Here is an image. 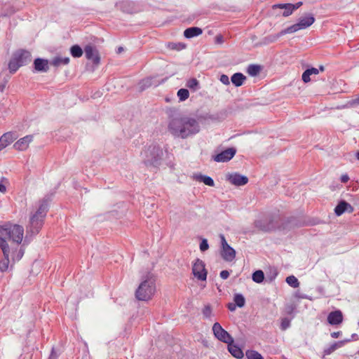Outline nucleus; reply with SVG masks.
Segmentation results:
<instances>
[{
	"label": "nucleus",
	"instance_id": "20",
	"mask_svg": "<svg viewBox=\"0 0 359 359\" xmlns=\"http://www.w3.org/2000/svg\"><path fill=\"white\" fill-rule=\"evenodd\" d=\"M228 351L236 358L241 359L244 354L240 347L233 343H228Z\"/></svg>",
	"mask_w": 359,
	"mask_h": 359
},
{
	"label": "nucleus",
	"instance_id": "14",
	"mask_svg": "<svg viewBox=\"0 0 359 359\" xmlns=\"http://www.w3.org/2000/svg\"><path fill=\"white\" fill-rule=\"evenodd\" d=\"M0 248L1 249L4 258L0 262V271H6L10 263L9 257L11 255V248H6L4 242L0 241Z\"/></svg>",
	"mask_w": 359,
	"mask_h": 359
},
{
	"label": "nucleus",
	"instance_id": "10",
	"mask_svg": "<svg viewBox=\"0 0 359 359\" xmlns=\"http://www.w3.org/2000/svg\"><path fill=\"white\" fill-rule=\"evenodd\" d=\"M192 273L196 278L201 280H205L207 278V271L204 262L197 259L192 267Z\"/></svg>",
	"mask_w": 359,
	"mask_h": 359
},
{
	"label": "nucleus",
	"instance_id": "15",
	"mask_svg": "<svg viewBox=\"0 0 359 359\" xmlns=\"http://www.w3.org/2000/svg\"><path fill=\"white\" fill-rule=\"evenodd\" d=\"M13 56L16 59L21 67L27 65L31 61V54L27 50H18L15 52Z\"/></svg>",
	"mask_w": 359,
	"mask_h": 359
},
{
	"label": "nucleus",
	"instance_id": "2",
	"mask_svg": "<svg viewBox=\"0 0 359 359\" xmlns=\"http://www.w3.org/2000/svg\"><path fill=\"white\" fill-rule=\"evenodd\" d=\"M24 228L19 224L6 223L0 226V241L4 242L6 248H10L8 241L11 242V245L19 247L22 241Z\"/></svg>",
	"mask_w": 359,
	"mask_h": 359
},
{
	"label": "nucleus",
	"instance_id": "53",
	"mask_svg": "<svg viewBox=\"0 0 359 359\" xmlns=\"http://www.w3.org/2000/svg\"><path fill=\"white\" fill-rule=\"evenodd\" d=\"M6 187L3 184L0 183V191L1 193H4V192H6Z\"/></svg>",
	"mask_w": 359,
	"mask_h": 359
},
{
	"label": "nucleus",
	"instance_id": "28",
	"mask_svg": "<svg viewBox=\"0 0 359 359\" xmlns=\"http://www.w3.org/2000/svg\"><path fill=\"white\" fill-rule=\"evenodd\" d=\"M152 80V77H147L141 80L138 83L140 90L142 91L151 86L153 85Z\"/></svg>",
	"mask_w": 359,
	"mask_h": 359
},
{
	"label": "nucleus",
	"instance_id": "54",
	"mask_svg": "<svg viewBox=\"0 0 359 359\" xmlns=\"http://www.w3.org/2000/svg\"><path fill=\"white\" fill-rule=\"evenodd\" d=\"M318 69H319V72H323L325 70V67H324V66L320 65Z\"/></svg>",
	"mask_w": 359,
	"mask_h": 359
},
{
	"label": "nucleus",
	"instance_id": "25",
	"mask_svg": "<svg viewBox=\"0 0 359 359\" xmlns=\"http://www.w3.org/2000/svg\"><path fill=\"white\" fill-rule=\"evenodd\" d=\"M245 79V76H244L242 73H235L231 78L232 83L236 87L241 86Z\"/></svg>",
	"mask_w": 359,
	"mask_h": 359
},
{
	"label": "nucleus",
	"instance_id": "46",
	"mask_svg": "<svg viewBox=\"0 0 359 359\" xmlns=\"http://www.w3.org/2000/svg\"><path fill=\"white\" fill-rule=\"evenodd\" d=\"M224 42V38L222 35H217L215 37V43L222 44Z\"/></svg>",
	"mask_w": 359,
	"mask_h": 359
},
{
	"label": "nucleus",
	"instance_id": "4",
	"mask_svg": "<svg viewBox=\"0 0 359 359\" xmlns=\"http://www.w3.org/2000/svg\"><path fill=\"white\" fill-rule=\"evenodd\" d=\"M142 161L147 167L156 169L163 161V151L159 145L152 144L142 152Z\"/></svg>",
	"mask_w": 359,
	"mask_h": 359
},
{
	"label": "nucleus",
	"instance_id": "18",
	"mask_svg": "<svg viewBox=\"0 0 359 359\" xmlns=\"http://www.w3.org/2000/svg\"><path fill=\"white\" fill-rule=\"evenodd\" d=\"M346 211L351 213L353 211V208L345 201H340L334 208V212L337 216L341 215Z\"/></svg>",
	"mask_w": 359,
	"mask_h": 359
},
{
	"label": "nucleus",
	"instance_id": "33",
	"mask_svg": "<svg viewBox=\"0 0 359 359\" xmlns=\"http://www.w3.org/2000/svg\"><path fill=\"white\" fill-rule=\"evenodd\" d=\"M70 53L74 57H80L83 51L79 45H74L70 48Z\"/></svg>",
	"mask_w": 359,
	"mask_h": 359
},
{
	"label": "nucleus",
	"instance_id": "31",
	"mask_svg": "<svg viewBox=\"0 0 359 359\" xmlns=\"http://www.w3.org/2000/svg\"><path fill=\"white\" fill-rule=\"evenodd\" d=\"M21 67L18 62L15 59V57L13 56L11 60H10L8 63V69L9 72L11 74H14L16 72V71Z\"/></svg>",
	"mask_w": 359,
	"mask_h": 359
},
{
	"label": "nucleus",
	"instance_id": "36",
	"mask_svg": "<svg viewBox=\"0 0 359 359\" xmlns=\"http://www.w3.org/2000/svg\"><path fill=\"white\" fill-rule=\"evenodd\" d=\"M233 301L236 306L240 308L243 307L245 303L244 297L241 294H236L233 297Z\"/></svg>",
	"mask_w": 359,
	"mask_h": 359
},
{
	"label": "nucleus",
	"instance_id": "19",
	"mask_svg": "<svg viewBox=\"0 0 359 359\" xmlns=\"http://www.w3.org/2000/svg\"><path fill=\"white\" fill-rule=\"evenodd\" d=\"M34 65L37 72H46L49 69L48 60L36 58L34 62Z\"/></svg>",
	"mask_w": 359,
	"mask_h": 359
},
{
	"label": "nucleus",
	"instance_id": "29",
	"mask_svg": "<svg viewBox=\"0 0 359 359\" xmlns=\"http://www.w3.org/2000/svg\"><path fill=\"white\" fill-rule=\"evenodd\" d=\"M261 66L258 65H250L247 69V73L252 76H257L261 72Z\"/></svg>",
	"mask_w": 359,
	"mask_h": 359
},
{
	"label": "nucleus",
	"instance_id": "43",
	"mask_svg": "<svg viewBox=\"0 0 359 359\" xmlns=\"http://www.w3.org/2000/svg\"><path fill=\"white\" fill-rule=\"evenodd\" d=\"M219 81L225 85H229L230 83L229 76L226 74L221 75Z\"/></svg>",
	"mask_w": 359,
	"mask_h": 359
},
{
	"label": "nucleus",
	"instance_id": "49",
	"mask_svg": "<svg viewBox=\"0 0 359 359\" xmlns=\"http://www.w3.org/2000/svg\"><path fill=\"white\" fill-rule=\"evenodd\" d=\"M236 304L234 303H229L228 304V309L231 311H235L236 308Z\"/></svg>",
	"mask_w": 359,
	"mask_h": 359
},
{
	"label": "nucleus",
	"instance_id": "26",
	"mask_svg": "<svg viewBox=\"0 0 359 359\" xmlns=\"http://www.w3.org/2000/svg\"><path fill=\"white\" fill-rule=\"evenodd\" d=\"M18 247L15 245L10 246L11 248V255L13 260L19 261L24 255V250L22 249L17 250Z\"/></svg>",
	"mask_w": 359,
	"mask_h": 359
},
{
	"label": "nucleus",
	"instance_id": "12",
	"mask_svg": "<svg viewBox=\"0 0 359 359\" xmlns=\"http://www.w3.org/2000/svg\"><path fill=\"white\" fill-rule=\"evenodd\" d=\"M84 53L86 58L91 60L94 65H97L100 63V57L99 52L95 46L92 45L86 46Z\"/></svg>",
	"mask_w": 359,
	"mask_h": 359
},
{
	"label": "nucleus",
	"instance_id": "3",
	"mask_svg": "<svg viewBox=\"0 0 359 359\" xmlns=\"http://www.w3.org/2000/svg\"><path fill=\"white\" fill-rule=\"evenodd\" d=\"M48 207L47 200L43 199L40 202L36 212L30 215L29 222L26 226V238L28 236H35L40 231L48 212Z\"/></svg>",
	"mask_w": 359,
	"mask_h": 359
},
{
	"label": "nucleus",
	"instance_id": "48",
	"mask_svg": "<svg viewBox=\"0 0 359 359\" xmlns=\"http://www.w3.org/2000/svg\"><path fill=\"white\" fill-rule=\"evenodd\" d=\"M290 5L291 6L290 7L292 8V10L294 11V10L299 8L302 5V2L299 1V2L296 3L295 4H290Z\"/></svg>",
	"mask_w": 359,
	"mask_h": 359
},
{
	"label": "nucleus",
	"instance_id": "8",
	"mask_svg": "<svg viewBox=\"0 0 359 359\" xmlns=\"http://www.w3.org/2000/svg\"><path fill=\"white\" fill-rule=\"evenodd\" d=\"M212 331L215 337L226 344L233 343V339L231 334L222 328L219 323H215L212 326Z\"/></svg>",
	"mask_w": 359,
	"mask_h": 359
},
{
	"label": "nucleus",
	"instance_id": "50",
	"mask_svg": "<svg viewBox=\"0 0 359 359\" xmlns=\"http://www.w3.org/2000/svg\"><path fill=\"white\" fill-rule=\"evenodd\" d=\"M341 334V331H338V332H333L331 333V337L332 338H334V339H337L338 338L340 335Z\"/></svg>",
	"mask_w": 359,
	"mask_h": 359
},
{
	"label": "nucleus",
	"instance_id": "21",
	"mask_svg": "<svg viewBox=\"0 0 359 359\" xmlns=\"http://www.w3.org/2000/svg\"><path fill=\"white\" fill-rule=\"evenodd\" d=\"M351 339H346L342 341H336L332 345H330L327 348L324 349V355H330L332 353H333L334 351H336L337 348L343 346L345 343L349 342Z\"/></svg>",
	"mask_w": 359,
	"mask_h": 359
},
{
	"label": "nucleus",
	"instance_id": "45",
	"mask_svg": "<svg viewBox=\"0 0 359 359\" xmlns=\"http://www.w3.org/2000/svg\"><path fill=\"white\" fill-rule=\"evenodd\" d=\"M57 358H58V355L55 353V348H53L51 350V353L48 359H57Z\"/></svg>",
	"mask_w": 359,
	"mask_h": 359
},
{
	"label": "nucleus",
	"instance_id": "17",
	"mask_svg": "<svg viewBox=\"0 0 359 359\" xmlns=\"http://www.w3.org/2000/svg\"><path fill=\"white\" fill-rule=\"evenodd\" d=\"M343 314L340 310L330 312L327 316V322L331 325H338L343 322Z\"/></svg>",
	"mask_w": 359,
	"mask_h": 359
},
{
	"label": "nucleus",
	"instance_id": "34",
	"mask_svg": "<svg viewBox=\"0 0 359 359\" xmlns=\"http://www.w3.org/2000/svg\"><path fill=\"white\" fill-rule=\"evenodd\" d=\"M264 279V274L262 270H257L252 273V280L257 283H261Z\"/></svg>",
	"mask_w": 359,
	"mask_h": 359
},
{
	"label": "nucleus",
	"instance_id": "13",
	"mask_svg": "<svg viewBox=\"0 0 359 359\" xmlns=\"http://www.w3.org/2000/svg\"><path fill=\"white\" fill-rule=\"evenodd\" d=\"M226 179L231 184L238 187L245 185L248 182V178L246 176L237 172L228 174Z\"/></svg>",
	"mask_w": 359,
	"mask_h": 359
},
{
	"label": "nucleus",
	"instance_id": "32",
	"mask_svg": "<svg viewBox=\"0 0 359 359\" xmlns=\"http://www.w3.org/2000/svg\"><path fill=\"white\" fill-rule=\"evenodd\" d=\"M275 6L284 9L283 15L285 17L289 16L294 11L293 10H292V8L290 7L291 6L290 5V4H278V5H276Z\"/></svg>",
	"mask_w": 359,
	"mask_h": 359
},
{
	"label": "nucleus",
	"instance_id": "35",
	"mask_svg": "<svg viewBox=\"0 0 359 359\" xmlns=\"http://www.w3.org/2000/svg\"><path fill=\"white\" fill-rule=\"evenodd\" d=\"M248 359H264L263 356L257 351L248 350L245 353Z\"/></svg>",
	"mask_w": 359,
	"mask_h": 359
},
{
	"label": "nucleus",
	"instance_id": "44",
	"mask_svg": "<svg viewBox=\"0 0 359 359\" xmlns=\"http://www.w3.org/2000/svg\"><path fill=\"white\" fill-rule=\"evenodd\" d=\"M229 276V272L226 270L222 271L220 272V277L221 278L225 280L227 279Z\"/></svg>",
	"mask_w": 359,
	"mask_h": 359
},
{
	"label": "nucleus",
	"instance_id": "52",
	"mask_svg": "<svg viewBox=\"0 0 359 359\" xmlns=\"http://www.w3.org/2000/svg\"><path fill=\"white\" fill-rule=\"evenodd\" d=\"M7 81H5L4 83L0 84V92L3 93L6 85Z\"/></svg>",
	"mask_w": 359,
	"mask_h": 359
},
{
	"label": "nucleus",
	"instance_id": "55",
	"mask_svg": "<svg viewBox=\"0 0 359 359\" xmlns=\"http://www.w3.org/2000/svg\"><path fill=\"white\" fill-rule=\"evenodd\" d=\"M355 156H356L357 159L359 160V151H357Z\"/></svg>",
	"mask_w": 359,
	"mask_h": 359
},
{
	"label": "nucleus",
	"instance_id": "41",
	"mask_svg": "<svg viewBox=\"0 0 359 359\" xmlns=\"http://www.w3.org/2000/svg\"><path fill=\"white\" fill-rule=\"evenodd\" d=\"M212 313L211 307L208 305L205 306L203 310V314L205 318H210Z\"/></svg>",
	"mask_w": 359,
	"mask_h": 359
},
{
	"label": "nucleus",
	"instance_id": "7",
	"mask_svg": "<svg viewBox=\"0 0 359 359\" xmlns=\"http://www.w3.org/2000/svg\"><path fill=\"white\" fill-rule=\"evenodd\" d=\"M315 22V18L312 14H307L301 17L298 22L294 24L280 32V34H292L300 29H304L311 26Z\"/></svg>",
	"mask_w": 359,
	"mask_h": 359
},
{
	"label": "nucleus",
	"instance_id": "57",
	"mask_svg": "<svg viewBox=\"0 0 359 359\" xmlns=\"http://www.w3.org/2000/svg\"><path fill=\"white\" fill-rule=\"evenodd\" d=\"M355 335H356L355 334H353L352 335V338L355 337Z\"/></svg>",
	"mask_w": 359,
	"mask_h": 359
},
{
	"label": "nucleus",
	"instance_id": "42",
	"mask_svg": "<svg viewBox=\"0 0 359 359\" xmlns=\"http://www.w3.org/2000/svg\"><path fill=\"white\" fill-rule=\"evenodd\" d=\"M209 248V245L208 243V241L206 239H203L201 243H200V250L202 252L207 250Z\"/></svg>",
	"mask_w": 359,
	"mask_h": 359
},
{
	"label": "nucleus",
	"instance_id": "1",
	"mask_svg": "<svg viewBox=\"0 0 359 359\" xmlns=\"http://www.w3.org/2000/svg\"><path fill=\"white\" fill-rule=\"evenodd\" d=\"M168 130L175 137L187 139L200 131L198 121L192 117L182 116L172 118L168 123Z\"/></svg>",
	"mask_w": 359,
	"mask_h": 359
},
{
	"label": "nucleus",
	"instance_id": "38",
	"mask_svg": "<svg viewBox=\"0 0 359 359\" xmlns=\"http://www.w3.org/2000/svg\"><path fill=\"white\" fill-rule=\"evenodd\" d=\"M177 96L181 101L186 100L189 96V92L187 89L181 88L177 92Z\"/></svg>",
	"mask_w": 359,
	"mask_h": 359
},
{
	"label": "nucleus",
	"instance_id": "47",
	"mask_svg": "<svg viewBox=\"0 0 359 359\" xmlns=\"http://www.w3.org/2000/svg\"><path fill=\"white\" fill-rule=\"evenodd\" d=\"M348 104L351 105V106H354V105H358L359 104V96L357 97L355 99H353L352 100H351Z\"/></svg>",
	"mask_w": 359,
	"mask_h": 359
},
{
	"label": "nucleus",
	"instance_id": "5",
	"mask_svg": "<svg viewBox=\"0 0 359 359\" xmlns=\"http://www.w3.org/2000/svg\"><path fill=\"white\" fill-rule=\"evenodd\" d=\"M156 291L155 280L148 275L135 291V297L140 301H148L151 299Z\"/></svg>",
	"mask_w": 359,
	"mask_h": 359
},
{
	"label": "nucleus",
	"instance_id": "23",
	"mask_svg": "<svg viewBox=\"0 0 359 359\" xmlns=\"http://www.w3.org/2000/svg\"><path fill=\"white\" fill-rule=\"evenodd\" d=\"M318 74H319V69H318L317 68H315V67H311V68L306 69L303 72L302 76V79L304 83H307L309 81H311L310 76L311 75H316Z\"/></svg>",
	"mask_w": 359,
	"mask_h": 359
},
{
	"label": "nucleus",
	"instance_id": "11",
	"mask_svg": "<svg viewBox=\"0 0 359 359\" xmlns=\"http://www.w3.org/2000/svg\"><path fill=\"white\" fill-rule=\"evenodd\" d=\"M236 153V149L234 147H230L214 156L212 158L216 162H228L233 158Z\"/></svg>",
	"mask_w": 359,
	"mask_h": 359
},
{
	"label": "nucleus",
	"instance_id": "22",
	"mask_svg": "<svg viewBox=\"0 0 359 359\" xmlns=\"http://www.w3.org/2000/svg\"><path fill=\"white\" fill-rule=\"evenodd\" d=\"M203 33L202 29L197 27L187 28L184 32V36L187 39L198 36Z\"/></svg>",
	"mask_w": 359,
	"mask_h": 359
},
{
	"label": "nucleus",
	"instance_id": "6",
	"mask_svg": "<svg viewBox=\"0 0 359 359\" xmlns=\"http://www.w3.org/2000/svg\"><path fill=\"white\" fill-rule=\"evenodd\" d=\"M279 222L280 217L278 216L269 215L256 219L254 225L258 231L269 232L278 228Z\"/></svg>",
	"mask_w": 359,
	"mask_h": 359
},
{
	"label": "nucleus",
	"instance_id": "27",
	"mask_svg": "<svg viewBox=\"0 0 359 359\" xmlns=\"http://www.w3.org/2000/svg\"><path fill=\"white\" fill-rule=\"evenodd\" d=\"M69 62V57H55L53 59L50 64L54 67H59L60 65H68Z\"/></svg>",
	"mask_w": 359,
	"mask_h": 359
},
{
	"label": "nucleus",
	"instance_id": "39",
	"mask_svg": "<svg viewBox=\"0 0 359 359\" xmlns=\"http://www.w3.org/2000/svg\"><path fill=\"white\" fill-rule=\"evenodd\" d=\"M199 83L196 79H191L187 81V86L191 89L196 90L198 86Z\"/></svg>",
	"mask_w": 359,
	"mask_h": 359
},
{
	"label": "nucleus",
	"instance_id": "51",
	"mask_svg": "<svg viewBox=\"0 0 359 359\" xmlns=\"http://www.w3.org/2000/svg\"><path fill=\"white\" fill-rule=\"evenodd\" d=\"M348 180H349V177L347 175H344L341 177V181L343 183L347 182L348 181Z\"/></svg>",
	"mask_w": 359,
	"mask_h": 359
},
{
	"label": "nucleus",
	"instance_id": "37",
	"mask_svg": "<svg viewBox=\"0 0 359 359\" xmlns=\"http://www.w3.org/2000/svg\"><path fill=\"white\" fill-rule=\"evenodd\" d=\"M287 283L291 287L296 288L299 286V283L298 279L294 276H290L286 278Z\"/></svg>",
	"mask_w": 359,
	"mask_h": 359
},
{
	"label": "nucleus",
	"instance_id": "40",
	"mask_svg": "<svg viewBox=\"0 0 359 359\" xmlns=\"http://www.w3.org/2000/svg\"><path fill=\"white\" fill-rule=\"evenodd\" d=\"M290 326V320L285 318L282 319L281 324H280V329L282 330H286Z\"/></svg>",
	"mask_w": 359,
	"mask_h": 359
},
{
	"label": "nucleus",
	"instance_id": "24",
	"mask_svg": "<svg viewBox=\"0 0 359 359\" xmlns=\"http://www.w3.org/2000/svg\"><path fill=\"white\" fill-rule=\"evenodd\" d=\"M15 139V135L12 133H6L0 137V143L5 148L12 143Z\"/></svg>",
	"mask_w": 359,
	"mask_h": 359
},
{
	"label": "nucleus",
	"instance_id": "9",
	"mask_svg": "<svg viewBox=\"0 0 359 359\" xmlns=\"http://www.w3.org/2000/svg\"><path fill=\"white\" fill-rule=\"evenodd\" d=\"M222 244V257L226 262H231L236 257V250L231 248L226 242L224 235H220Z\"/></svg>",
	"mask_w": 359,
	"mask_h": 359
},
{
	"label": "nucleus",
	"instance_id": "56",
	"mask_svg": "<svg viewBox=\"0 0 359 359\" xmlns=\"http://www.w3.org/2000/svg\"><path fill=\"white\" fill-rule=\"evenodd\" d=\"M122 50H123V48L122 47H119L118 49V52L121 53Z\"/></svg>",
	"mask_w": 359,
	"mask_h": 359
},
{
	"label": "nucleus",
	"instance_id": "30",
	"mask_svg": "<svg viewBox=\"0 0 359 359\" xmlns=\"http://www.w3.org/2000/svg\"><path fill=\"white\" fill-rule=\"evenodd\" d=\"M196 180L200 182H203L205 184L210 186V187H214L215 182L214 180L209 176L200 175L196 177Z\"/></svg>",
	"mask_w": 359,
	"mask_h": 359
},
{
	"label": "nucleus",
	"instance_id": "16",
	"mask_svg": "<svg viewBox=\"0 0 359 359\" xmlns=\"http://www.w3.org/2000/svg\"><path fill=\"white\" fill-rule=\"evenodd\" d=\"M33 141V135H26L24 137L18 140L14 144L13 147L15 149L18 151H25L28 147L29 144Z\"/></svg>",
	"mask_w": 359,
	"mask_h": 359
}]
</instances>
